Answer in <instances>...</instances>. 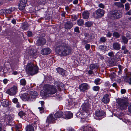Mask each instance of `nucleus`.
Instances as JSON below:
<instances>
[{
	"mask_svg": "<svg viewBox=\"0 0 131 131\" xmlns=\"http://www.w3.org/2000/svg\"><path fill=\"white\" fill-rule=\"evenodd\" d=\"M126 15H131V9L128 12H127L125 14Z\"/></svg>",
	"mask_w": 131,
	"mask_h": 131,
	"instance_id": "55",
	"label": "nucleus"
},
{
	"mask_svg": "<svg viewBox=\"0 0 131 131\" xmlns=\"http://www.w3.org/2000/svg\"><path fill=\"white\" fill-rule=\"evenodd\" d=\"M44 103H45L43 101H42L40 102V104H41L42 107H43Z\"/></svg>",
	"mask_w": 131,
	"mask_h": 131,
	"instance_id": "64",
	"label": "nucleus"
},
{
	"mask_svg": "<svg viewBox=\"0 0 131 131\" xmlns=\"http://www.w3.org/2000/svg\"><path fill=\"white\" fill-rule=\"evenodd\" d=\"M114 4L115 5L117 6L118 7H123L124 8V5L122 3L120 2H115L114 3Z\"/></svg>",
	"mask_w": 131,
	"mask_h": 131,
	"instance_id": "29",
	"label": "nucleus"
},
{
	"mask_svg": "<svg viewBox=\"0 0 131 131\" xmlns=\"http://www.w3.org/2000/svg\"><path fill=\"white\" fill-rule=\"evenodd\" d=\"M112 36V33L109 32H108L106 35V36L108 37H110Z\"/></svg>",
	"mask_w": 131,
	"mask_h": 131,
	"instance_id": "51",
	"label": "nucleus"
},
{
	"mask_svg": "<svg viewBox=\"0 0 131 131\" xmlns=\"http://www.w3.org/2000/svg\"><path fill=\"white\" fill-rule=\"evenodd\" d=\"M98 67V66L97 64H92L90 66V69L92 70L95 68L97 69Z\"/></svg>",
	"mask_w": 131,
	"mask_h": 131,
	"instance_id": "30",
	"label": "nucleus"
},
{
	"mask_svg": "<svg viewBox=\"0 0 131 131\" xmlns=\"http://www.w3.org/2000/svg\"><path fill=\"white\" fill-rule=\"evenodd\" d=\"M27 2V0H20L18 5V8L20 10H22L24 9Z\"/></svg>",
	"mask_w": 131,
	"mask_h": 131,
	"instance_id": "12",
	"label": "nucleus"
},
{
	"mask_svg": "<svg viewBox=\"0 0 131 131\" xmlns=\"http://www.w3.org/2000/svg\"><path fill=\"white\" fill-rule=\"evenodd\" d=\"M27 96L25 94L22 95L21 98L22 99L24 100L25 99L27 100L33 101L35 100L38 95V93L34 91H32L28 92Z\"/></svg>",
	"mask_w": 131,
	"mask_h": 131,
	"instance_id": "4",
	"label": "nucleus"
},
{
	"mask_svg": "<svg viewBox=\"0 0 131 131\" xmlns=\"http://www.w3.org/2000/svg\"><path fill=\"white\" fill-rule=\"evenodd\" d=\"M126 90L125 89H122L121 90V92L122 94H123L125 93Z\"/></svg>",
	"mask_w": 131,
	"mask_h": 131,
	"instance_id": "53",
	"label": "nucleus"
},
{
	"mask_svg": "<svg viewBox=\"0 0 131 131\" xmlns=\"http://www.w3.org/2000/svg\"><path fill=\"white\" fill-rule=\"evenodd\" d=\"M2 13H6V12L5 11V9H2L0 11Z\"/></svg>",
	"mask_w": 131,
	"mask_h": 131,
	"instance_id": "61",
	"label": "nucleus"
},
{
	"mask_svg": "<svg viewBox=\"0 0 131 131\" xmlns=\"http://www.w3.org/2000/svg\"><path fill=\"white\" fill-rule=\"evenodd\" d=\"M112 46L113 49L115 50H118L121 48L120 45L117 42H114L113 43Z\"/></svg>",
	"mask_w": 131,
	"mask_h": 131,
	"instance_id": "17",
	"label": "nucleus"
},
{
	"mask_svg": "<svg viewBox=\"0 0 131 131\" xmlns=\"http://www.w3.org/2000/svg\"><path fill=\"white\" fill-rule=\"evenodd\" d=\"M65 117L64 118L66 119H68L71 118L72 117L73 114L72 113L67 112L65 113Z\"/></svg>",
	"mask_w": 131,
	"mask_h": 131,
	"instance_id": "23",
	"label": "nucleus"
},
{
	"mask_svg": "<svg viewBox=\"0 0 131 131\" xmlns=\"http://www.w3.org/2000/svg\"><path fill=\"white\" fill-rule=\"evenodd\" d=\"M92 24L93 23L92 22L88 21L85 23V25L86 27H90L91 26Z\"/></svg>",
	"mask_w": 131,
	"mask_h": 131,
	"instance_id": "32",
	"label": "nucleus"
},
{
	"mask_svg": "<svg viewBox=\"0 0 131 131\" xmlns=\"http://www.w3.org/2000/svg\"><path fill=\"white\" fill-rule=\"evenodd\" d=\"M56 118L55 117H53L52 114H50L47 118L46 121V123L48 124L53 123L56 120Z\"/></svg>",
	"mask_w": 131,
	"mask_h": 131,
	"instance_id": "14",
	"label": "nucleus"
},
{
	"mask_svg": "<svg viewBox=\"0 0 131 131\" xmlns=\"http://www.w3.org/2000/svg\"><path fill=\"white\" fill-rule=\"evenodd\" d=\"M20 84L24 86L26 84V81L25 79H21L20 81Z\"/></svg>",
	"mask_w": 131,
	"mask_h": 131,
	"instance_id": "33",
	"label": "nucleus"
},
{
	"mask_svg": "<svg viewBox=\"0 0 131 131\" xmlns=\"http://www.w3.org/2000/svg\"><path fill=\"white\" fill-rule=\"evenodd\" d=\"M100 79L99 78H97L94 80V82L95 84L97 85H99L101 83L100 82Z\"/></svg>",
	"mask_w": 131,
	"mask_h": 131,
	"instance_id": "36",
	"label": "nucleus"
},
{
	"mask_svg": "<svg viewBox=\"0 0 131 131\" xmlns=\"http://www.w3.org/2000/svg\"><path fill=\"white\" fill-rule=\"evenodd\" d=\"M113 36L117 38H118L119 37L120 34L117 32H115L113 33Z\"/></svg>",
	"mask_w": 131,
	"mask_h": 131,
	"instance_id": "38",
	"label": "nucleus"
},
{
	"mask_svg": "<svg viewBox=\"0 0 131 131\" xmlns=\"http://www.w3.org/2000/svg\"><path fill=\"white\" fill-rule=\"evenodd\" d=\"M124 79L125 81L128 82L131 85V75L129 74L126 75L124 77Z\"/></svg>",
	"mask_w": 131,
	"mask_h": 131,
	"instance_id": "19",
	"label": "nucleus"
},
{
	"mask_svg": "<svg viewBox=\"0 0 131 131\" xmlns=\"http://www.w3.org/2000/svg\"><path fill=\"white\" fill-rule=\"evenodd\" d=\"M104 114L105 112L102 110L97 111L95 112V115L94 117L96 119L100 120L102 119L101 117L104 116Z\"/></svg>",
	"mask_w": 131,
	"mask_h": 131,
	"instance_id": "11",
	"label": "nucleus"
},
{
	"mask_svg": "<svg viewBox=\"0 0 131 131\" xmlns=\"http://www.w3.org/2000/svg\"><path fill=\"white\" fill-rule=\"evenodd\" d=\"M73 26L72 23L70 21H68L64 24V28L66 29H71Z\"/></svg>",
	"mask_w": 131,
	"mask_h": 131,
	"instance_id": "20",
	"label": "nucleus"
},
{
	"mask_svg": "<svg viewBox=\"0 0 131 131\" xmlns=\"http://www.w3.org/2000/svg\"><path fill=\"white\" fill-rule=\"evenodd\" d=\"M125 9L126 10H129L130 8V6L129 5V4L128 3H126L125 5Z\"/></svg>",
	"mask_w": 131,
	"mask_h": 131,
	"instance_id": "35",
	"label": "nucleus"
},
{
	"mask_svg": "<svg viewBox=\"0 0 131 131\" xmlns=\"http://www.w3.org/2000/svg\"><path fill=\"white\" fill-rule=\"evenodd\" d=\"M88 73L90 75H91L93 74V71L92 70H90L88 71Z\"/></svg>",
	"mask_w": 131,
	"mask_h": 131,
	"instance_id": "58",
	"label": "nucleus"
},
{
	"mask_svg": "<svg viewBox=\"0 0 131 131\" xmlns=\"http://www.w3.org/2000/svg\"><path fill=\"white\" fill-rule=\"evenodd\" d=\"M57 91L55 86L46 84L44 85L43 89L41 91L40 94L42 96L47 97L55 94Z\"/></svg>",
	"mask_w": 131,
	"mask_h": 131,
	"instance_id": "2",
	"label": "nucleus"
},
{
	"mask_svg": "<svg viewBox=\"0 0 131 131\" xmlns=\"http://www.w3.org/2000/svg\"><path fill=\"white\" fill-rule=\"evenodd\" d=\"M1 115V116L3 118L5 121H6L8 125H12L11 117L10 116L6 115L4 113L2 114Z\"/></svg>",
	"mask_w": 131,
	"mask_h": 131,
	"instance_id": "10",
	"label": "nucleus"
},
{
	"mask_svg": "<svg viewBox=\"0 0 131 131\" xmlns=\"http://www.w3.org/2000/svg\"><path fill=\"white\" fill-rule=\"evenodd\" d=\"M84 115H85L84 114L81 113L79 114V117L81 118V119H85V116Z\"/></svg>",
	"mask_w": 131,
	"mask_h": 131,
	"instance_id": "44",
	"label": "nucleus"
},
{
	"mask_svg": "<svg viewBox=\"0 0 131 131\" xmlns=\"http://www.w3.org/2000/svg\"><path fill=\"white\" fill-rule=\"evenodd\" d=\"M106 39L105 37H102L100 38L99 41L100 43H102L106 41Z\"/></svg>",
	"mask_w": 131,
	"mask_h": 131,
	"instance_id": "41",
	"label": "nucleus"
},
{
	"mask_svg": "<svg viewBox=\"0 0 131 131\" xmlns=\"http://www.w3.org/2000/svg\"><path fill=\"white\" fill-rule=\"evenodd\" d=\"M72 49L71 47L66 44L60 43L57 46L55 51L58 55L62 56H66L70 54Z\"/></svg>",
	"mask_w": 131,
	"mask_h": 131,
	"instance_id": "1",
	"label": "nucleus"
},
{
	"mask_svg": "<svg viewBox=\"0 0 131 131\" xmlns=\"http://www.w3.org/2000/svg\"><path fill=\"white\" fill-rule=\"evenodd\" d=\"M77 23L79 26H82L83 25L84 21L83 20L81 19L78 20L77 21Z\"/></svg>",
	"mask_w": 131,
	"mask_h": 131,
	"instance_id": "31",
	"label": "nucleus"
},
{
	"mask_svg": "<svg viewBox=\"0 0 131 131\" xmlns=\"http://www.w3.org/2000/svg\"><path fill=\"white\" fill-rule=\"evenodd\" d=\"M57 85L59 90L61 91L62 90H63L64 89V87L63 84L61 82H57Z\"/></svg>",
	"mask_w": 131,
	"mask_h": 131,
	"instance_id": "22",
	"label": "nucleus"
},
{
	"mask_svg": "<svg viewBox=\"0 0 131 131\" xmlns=\"http://www.w3.org/2000/svg\"><path fill=\"white\" fill-rule=\"evenodd\" d=\"M3 82L4 84H6L7 82V79H5L3 80Z\"/></svg>",
	"mask_w": 131,
	"mask_h": 131,
	"instance_id": "62",
	"label": "nucleus"
},
{
	"mask_svg": "<svg viewBox=\"0 0 131 131\" xmlns=\"http://www.w3.org/2000/svg\"><path fill=\"white\" fill-rule=\"evenodd\" d=\"M108 55L111 57H113L114 56V54L113 52H111L108 53Z\"/></svg>",
	"mask_w": 131,
	"mask_h": 131,
	"instance_id": "49",
	"label": "nucleus"
},
{
	"mask_svg": "<svg viewBox=\"0 0 131 131\" xmlns=\"http://www.w3.org/2000/svg\"><path fill=\"white\" fill-rule=\"evenodd\" d=\"M83 130V131H95L94 130H92V128L91 127L89 126H84Z\"/></svg>",
	"mask_w": 131,
	"mask_h": 131,
	"instance_id": "28",
	"label": "nucleus"
},
{
	"mask_svg": "<svg viewBox=\"0 0 131 131\" xmlns=\"http://www.w3.org/2000/svg\"><path fill=\"white\" fill-rule=\"evenodd\" d=\"M12 102L14 103H18V100L16 98H14L12 100Z\"/></svg>",
	"mask_w": 131,
	"mask_h": 131,
	"instance_id": "48",
	"label": "nucleus"
},
{
	"mask_svg": "<svg viewBox=\"0 0 131 131\" xmlns=\"http://www.w3.org/2000/svg\"><path fill=\"white\" fill-rule=\"evenodd\" d=\"M46 42V40L42 38H39L37 41L36 44L38 46H42L45 45Z\"/></svg>",
	"mask_w": 131,
	"mask_h": 131,
	"instance_id": "13",
	"label": "nucleus"
},
{
	"mask_svg": "<svg viewBox=\"0 0 131 131\" xmlns=\"http://www.w3.org/2000/svg\"><path fill=\"white\" fill-rule=\"evenodd\" d=\"M16 107L18 108H19L20 107V106L19 103L18 102L16 104Z\"/></svg>",
	"mask_w": 131,
	"mask_h": 131,
	"instance_id": "60",
	"label": "nucleus"
},
{
	"mask_svg": "<svg viewBox=\"0 0 131 131\" xmlns=\"http://www.w3.org/2000/svg\"><path fill=\"white\" fill-rule=\"evenodd\" d=\"M128 109L129 112L131 114V103L128 106Z\"/></svg>",
	"mask_w": 131,
	"mask_h": 131,
	"instance_id": "52",
	"label": "nucleus"
},
{
	"mask_svg": "<svg viewBox=\"0 0 131 131\" xmlns=\"http://www.w3.org/2000/svg\"><path fill=\"white\" fill-rule=\"evenodd\" d=\"M105 11L103 9L99 8L96 10L93 14V16L95 18L103 16L104 14Z\"/></svg>",
	"mask_w": 131,
	"mask_h": 131,
	"instance_id": "6",
	"label": "nucleus"
},
{
	"mask_svg": "<svg viewBox=\"0 0 131 131\" xmlns=\"http://www.w3.org/2000/svg\"><path fill=\"white\" fill-rule=\"evenodd\" d=\"M32 33L30 31H28V37H30L32 36Z\"/></svg>",
	"mask_w": 131,
	"mask_h": 131,
	"instance_id": "54",
	"label": "nucleus"
},
{
	"mask_svg": "<svg viewBox=\"0 0 131 131\" xmlns=\"http://www.w3.org/2000/svg\"><path fill=\"white\" fill-rule=\"evenodd\" d=\"M109 95L106 94L104 95L102 100V101L105 103H107L109 102L110 99L108 97Z\"/></svg>",
	"mask_w": 131,
	"mask_h": 131,
	"instance_id": "18",
	"label": "nucleus"
},
{
	"mask_svg": "<svg viewBox=\"0 0 131 131\" xmlns=\"http://www.w3.org/2000/svg\"><path fill=\"white\" fill-rule=\"evenodd\" d=\"M93 89L95 91H97L99 90L100 87L98 86H95L93 88Z\"/></svg>",
	"mask_w": 131,
	"mask_h": 131,
	"instance_id": "42",
	"label": "nucleus"
},
{
	"mask_svg": "<svg viewBox=\"0 0 131 131\" xmlns=\"http://www.w3.org/2000/svg\"><path fill=\"white\" fill-rule=\"evenodd\" d=\"M79 88L81 91H84L89 89L90 87L87 83H84L80 85Z\"/></svg>",
	"mask_w": 131,
	"mask_h": 131,
	"instance_id": "15",
	"label": "nucleus"
},
{
	"mask_svg": "<svg viewBox=\"0 0 131 131\" xmlns=\"http://www.w3.org/2000/svg\"><path fill=\"white\" fill-rule=\"evenodd\" d=\"M90 102L89 100L85 101L82 105L81 109L84 111H88L90 109Z\"/></svg>",
	"mask_w": 131,
	"mask_h": 131,
	"instance_id": "8",
	"label": "nucleus"
},
{
	"mask_svg": "<svg viewBox=\"0 0 131 131\" xmlns=\"http://www.w3.org/2000/svg\"><path fill=\"white\" fill-rule=\"evenodd\" d=\"M25 114H26L24 112L22 111L18 113V115L20 117L24 116Z\"/></svg>",
	"mask_w": 131,
	"mask_h": 131,
	"instance_id": "43",
	"label": "nucleus"
},
{
	"mask_svg": "<svg viewBox=\"0 0 131 131\" xmlns=\"http://www.w3.org/2000/svg\"><path fill=\"white\" fill-rule=\"evenodd\" d=\"M89 13L88 12H84L82 14L83 18L84 19H88L89 16Z\"/></svg>",
	"mask_w": 131,
	"mask_h": 131,
	"instance_id": "26",
	"label": "nucleus"
},
{
	"mask_svg": "<svg viewBox=\"0 0 131 131\" xmlns=\"http://www.w3.org/2000/svg\"><path fill=\"white\" fill-rule=\"evenodd\" d=\"M74 31L78 33L80 32L79 27H76L74 29Z\"/></svg>",
	"mask_w": 131,
	"mask_h": 131,
	"instance_id": "47",
	"label": "nucleus"
},
{
	"mask_svg": "<svg viewBox=\"0 0 131 131\" xmlns=\"http://www.w3.org/2000/svg\"><path fill=\"white\" fill-rule=\"evenodd\" d=\"M122 50H124L126 49V47L125 46H122Z\"/></svg>",
	"mask_w": 131,
	"mask_h": 131,
	"instance_id": "59",
	"label": "nucleus"
},
{
	"mask_svg": "<svg viewBox=\"0 0 131 131\" xmlns=\"http://www.w3.org/2000/svg\"><path fill=\"white\" fill-rule=\"evenodd\" d=\"M128 52V50L126 49L124 50L123 53L124 54H126Z\"/></svg>",
	"mask_w": 131,
	"mask_h": 131,
	"instance_id": "63",
	"label": "nucleus"
},
{
	"mask_svg": "<svg viewBox=\"0 0 131 131\" xmlns=\"http://www.w3.org/2000/svg\"><path fill=\"white\" fill-rule=\"evenodd\" d=\"M17 91V87L16 86H14L8 90L6 92L7 93L10 95H15Z\"/></svg>",
	"mask_w": 131,
	"mask_h": 131,
	"instance_id": "9",
	"label": "nucleus"
},
{
	"mask_svg": "<svg viewBox=\"0 0 131 131\" xmlns=\"http://www.w3.org/2000/svg\"><path fill=\"white\" fill-rule=\"evenodd\" d=\"M35 50H32V49L30 50L29 51V54L31 56H34L35 52Z\"/></svg>",
	"mask_w": 131,
	"mask_h": 131,
	"instance_id": "37",
	"label": "nucleus"
},
{
	"mask_svg": "<svg viewBox=\"0 0 131 131\" xmlns=\"http://www.w3.org/2000/svg\"><path fill=\"white\" fill-rule=\"evenodd\" d=\"M84 36L88 39H90L91 38V37L89 35V34L88 33H85L84 34Z\"/></svg>",
	"mask_w": 131,
	"mask_h": 131,
	"instance_id": "40",
	"label": "nucleus"
},
{
	"mask_svg": "<svg viewBox=\"0 0 131 131\" xmlns=\"http://www.w3.org/2000/svg\"><path fill=\"white\" fill-rule=\"evenodd\" d=\"M12 23L14 24H15L16 23V20L15 19H13L12 21Z\"/></svg>",
	"mask_w": 131,
	"mask_h": 131,
	"instance_id": "57",
	"label": "nucleus"
},
{
	"mask_svg": "<svg viewBox=\"0 0 131 131\" xmlns=\"http://www.w3.org/2000/svg\"><path fill=\"white\" fill-rule=\"evenodd\" d=\"M57 70L58 73L63 76L65 75L66 71L62 68H57Z\"/></svg>",
	"mask_w": 131,
	"mask_h": 131,
	"instance_id": "21",
	"label": "nucleus"
},
{
	"mask_svg": "<svg viewBox=\"0 0 131 131\" xmlns=\"http://www.w3.org/2000/svg\"><path fill=\"white\" fill-rule=\"evenodd\" d=\"M25 129L26 131H34V127L30 125H27Z\"/></svg>",
	"mask_w": 131,
	"mask_h": 131,
	"instance_id": "25",
	"label": "nucleus"
},
{
	"mask_svg": "<svg viewBox=\"0 0 131 131\" xmlns=\"http://www.w3.org/2000/svg\"><path fill=\"white\" fill-rule=\"evenodd\" d=\"M51 52V49L47 48L42 49L41 51V53L43 55H47L50 54Z\"/></svg>",
	"mask_w": 131,
	"mask_h": 131,
	"instance_id": "16",
	"label": "nucleus"
},
{
	"mask_svg": "<svg viewBox=\"0 0 131 131\" xmlns=\"http://www.w3.org/2000/svg\"><path fill=\"white\" fill-rule=\"evenodd\" d=\"M5 11L6 14H10L12 12V10L11 8L5 9Z\"/></svg>",
	"mask_w": 131,
	"mask_h": 131,
	"instance_id": "39",
	"label": "nucleus"
},
{
	"mask_svg": "<svg viewBox=\"0 0 131 131\" xmlns=\"http://www.w3.org/2000/svg\"><path fill=\"white\" fill-rule=\"evenodd\" d=\"M38 108L39 110V111L41 113H42L44 112V108L43 107H39Z\"/></svg>",
	"mask_w": 131,
	"mask_h": 131,
	"instance_id": "45",
	"label": "nucleus"
},
{
	"mask_svg": "<svg viewBox=\"0 0 131 131\" xmlns=\"http://www.w3.org/2000/svg\"><path fill=\"white\" fill-rule=\"evenodd\" d=\"M2 106L4 107H7L9 104L8 101L4 100L2 103Z\"/></svg>",
	"mask_w": 131,
	"mask_h": 131,
	"instance_id": "27",
	"label": "nucleus"
},
{
	"mask_svg": "<svg viewBox=\"0 0 131 131\" xmlns=\"http://www.w3.org/2000/svg\"><path fill=\"white\" fill-rule=\"evenodd\" d=\"M122 39L123 42L125 44H127L128 41V39L125 36H123L122 37Z\"/></svg>",
	"mask_w": 131,
	"mask_h": 131,
	"instance_id": "34",
	"label": "nucleus"
},
{
	"mask_svg": "<svg viewBox=\"0 0 131 131\" xmlns=\"http://www.w3.org/2000/svg\"><path fill=\"white\" fill-rule=\"evenodd\" d=\"M78 0H74L73 2V3L74 4H78Z\"/></svg>",
	"mask_w": 131,
	"mask_h": 131,
	"instance_id": "56",
	"label": "nucleus"
},
{
	"mask_svg": "<svg viewBox=\"0 0 131 131\" xmlns=\"http://www.w3.org/2000/svg\"><path fill=\"white\" fill-rule=\"evenodd\" d=\"M111 16L114 19L119 18L122 16V13L117 10H115L111 12Z\"/></svg>",
	"mask_w": 131,
	"mask_h": 131,
	"instance_id": "7",
	"label": "nucleus"
},
{
	"mask_svg": "<svg viewBox=\"0 0 131 131\" xmlns=\"http://www.w3.org/2000/svg\"><path fill=\"white\" fill-rule=\"evenodd\" d=\"M98 7H99L102 8L103 9L105 8L104 5L102 3L98 5Z\"/></svg>",
	"mask_w": 131,
	"mask_h": 131,
	"instance_id": "46",
	"label": "nucleus"
},
{
	"mask_svg": "<svg viewBox=\"0 0 131 131\" xmlns=\"http://www.w3.org/2000/svg\"><path fill=\"white\" fill-rule=\"evenodd\" d=\"M38 68L36 65L31 63H29L26 67V71L28 74L34 75L38 72Z\"/></svg>",
	"mask_w": 131,
	"mask_h": 131,
	"instance_id": "3",
	"label": "nucleus"
},
{
	"mask_svg": "<svg viewBox=\"0 0 131 131\" xmlns=\"http://www.w3.org/2000/svg\"><path fill=\"white\" fill-rule=\"evenodd\" d=\"M63 114V113L62 111H58L54 115L55 118H57L61 117Z\"/></svg>",
	"mask_w": 131,
	"mask_h": 131,
	"instance_id": "24",
	"label": "nucleus"
},
{
	"mask_svg": "<svg viewBox=\"0 0 131 131\" xmlns=\"http://www.w3.org/2000/svg\"><path fill=\"white\" fill-rule=\"evenodd\" d=\"M116 102L122 110L125 109L127 108L129 104L128 100L127 98H118L116 100Z\"/></svg>",
	"mask_w": 131,
	"mask_h": 131,
	"instance_id": "5",
	"label": "nucleus"
},
{
	"mask_svg": "<svg viewBox=\"0 0 131 131\" xmlns=\"http://www.w3.org/2000/svg\"><path fill=\"white\" fill-rule=\"evenodd\" d=\"M90 45L89 44H86L85 46V48L86 50H88L90 47Z\"/></svg>",
	"mask_w": 131,
	"mask_h": 131,
	"instance_id": "50",
	"label": "nucleus"
}]
</instances>
